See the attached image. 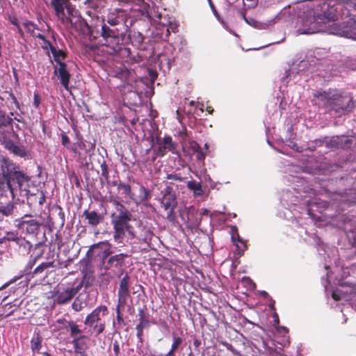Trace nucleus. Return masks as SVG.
<instances>
[{"mask_svg":"<svg viewBox=\"0 0 356 356\" xmlns=\"http://www.w3.org/2000/svg\"><path fill=\"white\" fill-rule=\"evenodd\" d=\"M70 325L69 331L70 332V337L73 339L74 338H87L86 336L82 334V330L79 328V326L76 324V323L74 321H71V323L68 324Z\"/></svg>","mask_w":356,"mask_h":356,"instance_id":"27","label":"nucleus"},{"mask_svg":"<svg viewBox=\"0 0 356 356\" xmlns=\"http://www.w3.org/2000/svg\"><path fill=\"white\" fill-rule=\"evenodd\" d=\"M61 142L64 147L70 149L71 145H70V138L65 133L61 134Z\"/></svg>","mask_w":356,"mask_h":356,"instance_id":"47","label":"nucleus"},{"mask_svg":"<svg viewBox=\"0 0 356 356\" xmlns=\"http://www.w3.org/2000/svg\"><path fill=\"white\" fill-rule=\"evenodd\" d=\"M24 27L25 28L26 31L30 33L32 36L33 34H35V30L38 29L36 24H35L33 22L26 20L23 24Z\"/></svg>","mask_w":356,"mask_h":356,"instance_id":"36","label":"nucleus"},{"mask_svg":"<svg viewBox=\"0 0 356 356\" xmlns=\"http://www.w3.org/2000/svg\"><path fill=\"white\" fill-rule=\"evenodd\" d=\"M72 307V309L74 310H75L76 312H79L83 308V307L81 305V302H78V301L76 300L73 302Z\"/></svg>","mask_w":356,"mask_h":356,"instance_id":"57","label":"nucleus"},{"mask_svg":"<svg viewBox=\"0 0 356 356\" xmlns=\"http://www.w3.org/2000/svg\"><path fill=\"white\" fill-rule=\"evenodd\" d=\"M83 216L88 220V225L96 227L104 220V215L97 213L95 211L85 210Z\"/></svg>","mask_w":356,"mask_h":356,"instance_id":"19","label":"nucleus"},{"mask_svg":"<svg viewBox=\"0 0 356 356\" xmlns=\"http://www.w3.org/2000/svg\"><path fill=\"white\" fill-rule=\"evenodd\" d=\"M43 44L42 45L43 49H49L51 51L52 47H55L48 40L45 39V40L42 41Z\"/></svg>","mask_w":356,"mask_h":356,"instance_id":"58","label":"nucleus"},{"mask_svg":"<svg viewBox=\"0 0 356 356\" xmlns=\"http://www.w3.org/2000/svg\"><path fill=\"white\" fill-rule=\"evenodd\" d=\"M66 9L67 14L66 17H72L74 15L75 13H78V10L73 8L71 5L69 4V1L67 0V2L65 3L64 5V9Z\"/></svg>","mask_w":356,"mask_h":356,"instance_id":"40","label":"nucleus"},{"mask_svg":"<svg viewBox=\"0 0 356 356\" xmlns=\"http://www.w3.org/2000/svg\"><path fill=\"white\" fill-rule=\"evenodd\" d=\"M45 195L42 191H41L39 194V196L38 197V202L40 205H42L45 202Z\"/></svg>","mask_w":356,"mask_h":356,"instance_id":"59","label":"nucleus"},{"mask_svg":"<svg viewBox=\"0 0 356 356\" xmlns=\"http://www.w3.org/2000/svg\"><path fill=\"white\" fill-rule=\"evenodd\" d=\"M189 149L194 153L197 152L202 149V147L199 143L195 140H192L189 143Z\"/></svg>","mask_w":356,"mask_h":356,"instance_id":"46","label":"nucleus"},{"mask_svg":"<svg viewBox=\"0 0 356 356\" xmlns=\"http://www.w3.org/2000/svg\"><path fill=\"white\" fill-rule=\"evenodd\" d=\"M138 316H139L140 323L136 327V329L137 331L136 336H137L138 339L140 341H142V340H143L142 337L143 335V330H144V328L149 326V321L148 318L145 316L144 310L140 309Z\"/></svg>","mask_w":356,"mask_h":356,"instance_id":"20","label":"nucleus"},{"mask_svg":"<svg viewBox=\"0 0 356 356\" xmlns=\"http://www.w3.org/2000/svg\"><path fill=\"white\" fill-rule=\"evenodd\" d=\"M176 149V143L172 141V137L166 136L163 138V141L159 143V146L156 150L158 156H163L166 152H174Z\"/></svg>","mask_w":356,"mask_h":356,"instance_id":"18","label":"nucleus"},{"mask_svg":"<svg viewBox=\"0 0 356 356\" xmlns=\"http://www.w3.org/2000/svg\"><path fill=\"white\" fill-rule=\"evenodd\" d=\"M351 198L349 199V201L353 203H356V189L353 190L350 193Z\"/></svg>","mask_w":356,"mask_h":356,"instance_id":"62","label":"nucleus"},{"mask_svg":"<svg viewBox=\"0 0 356 356\" xmlns=\"http://www.w3.org/2000/svg\"><path fill=\"white\" fill-rule=\"evenodd\" d=\"M118 190L119 191H122L121 194L124 195L125 198H129L131 200H136L135 195L133 193L131 186L129 184L120 181L118 185Z\"/></svg>","mask_w":356,"mask_h":356,"instance_id":"24","label":"nucleus"},{"mask_svg":"<svg viewBox=\"0 0 356 356\" xmlns=\"http://www.w3.org/2000/svg\"><path fill=\"white\" fill-rule=\"evenodd\" d=\"M130 298L129 291H118V304L116 307H124L127 304V299Z\"/></svg>","mask_w":356,"mask_h":356,"instance_id":"28","label":"nucleus"},{"mask_svg":"<svg viewBox=\"0 0 356 356\" xmlns=\"http://www.w3.org/2000/svg\"><path fill=\"white\" fill-rule=\"evenodd\" d=\"M124 309V307H115V312H116V321L118 325V328L120 329L122 325H125L123 314L122 313V311Z\"/></svg>","mask_w":356,"mask_h":356,"instance_id":"34","label":"nucleus"},{"mask_svg":"<svg viewBox=\"0 0 356 356\" xmlns=\"http://www.w3.org/2000/svg\"><path fill=\"white\" fill-rule=\"evenodd\" d=\"M83 284V281L81 282L77 286L71 288H66L58 289L54 293L55 301L58 305L66 304L70 302L81 290Z\"/></svg>","mask_w":356,"mask_h":356,"instance_id":"14","label":"nucleus"},{"mask_svg":"<svg viewBox=\"0 0 356 356\" xmlns=\"http://www.w3.org/2000/svg\"><path fill=\"white\" fill-rule=\"evenodd\" d=\"M153 232L151 229L145 226L139 225L137 230L129 231V238H136L139 241L144 243H149L152 241Z\"/></svg>","mask_w":356,"mask_h":356,"instance_id":"16","label":"nucleus"},{"mask_svg":"<svg viewBox=\"0 0 356 356\" xmlns=\"http://www.w3.org/2000/svg\"><path fill=\"white\" fill-rule=\"evenodd\" d=\"M95 146V141H87L82 137H78L77 141L71 145L70 150L78 156L79 161L81 165L88 166L87 156L92 154Z\"/></svg>","mask_w":356,"mask_h":356,"instance_id":"8","label":"nucleus"},{"mask_svg":"<svg viewBox=\"0 0 356 356\" xmlns=\"http://www.w3.org/2000/svg\"><path fill=\"white\" fill-rule=\"evenodd\" d=\"M120 2L122 3H126V4H134L136 6H141L143 4L144 1L143 0H120Z\"/></svg>","mask_w":356,"mask_h":356,"instance_id":"48","label":"nucleus"},{"mask_svg":"<svg viewBox=\"0 0 356 356\" xmlns=\"http://www.w3.org/2000/svg\"><path fill=\"white\" fill-rule=\"evenodd\" d=\"M348 24L352 29H356V17H351Z\"/></svg>","mask_w":356,"mask_h":356,"instance_id":"60","label":"nucleus"},{"mask_svg":"<svg viewBox=\"0 0 356 356\" xmlns=\"http://www.w3.org/2000/svg\"><path fill=\"white\" fill-rule=\"evenodd\" d=\"M101 171H102V176L105 178V179L107 181V183L109 184L108 181V168L106 164V161L104 159L103 161L100 164Z\"/></svg>","mask_w":356,"mask_h":356,"instance_id":"37","label":"nucleus"},{"mask_svg":"<svg viewBox=\"0 0 356 356\" xmlns=\"http://www.w3.org/2000/svg\"><path fill=\"white\" fill-rule=\"evenodd\" d=\"M187 187L193 192L195 197H200L204 195V192L202 189L201 182H197L195 180L188 181L187 182Z\"/></svg>","mask_w":356,"mask_h":356,"instance_id":"25","label":"nucleus"},{"mask_svg":"<svg viewBox=\"0 0 356 356\" xmlns=\"http://www.w3.org/2000/svg\"><path fill=\"white\" fill-rule=\"evenodd\" d=\"M3 145L7 150L17 156L24 158L28 154L26 147L24 145L17 144L11 139H6Z\"/></svg>","mask_w":356,"mask_h":356,"instance_id":"17","label":"nucleus"},{"mask_svg":"<svg viewBox=\"0 0 356 356\" xmlns=\"http://www.w3.org/2000/svg\"><path fill=\"white\" fill-rule=\"evenodd\" d=\"M196 154V159L197 161H200L201 162H203L205 159L206 154L203 152L202 149L200 151H198L197 152H195Z\"/></svg>","mask_w":356,"mask_h":356,"instance_id":"54","label":"nucleus"},{"mask_svg":"<svg viewBox=\"0 0 356 356\" xmlns=\"http://www.w3.org/2000/svg\"><path fill=\"white\" fill-rule=\"evenodd\" d=\"M54 60L56 62L55 65H59L60 63H65L64 60L67 58V54L62 49H57L56 47H52L51 51Z\"/></svg>","mask_w":356,"mask_h":356,"instance_id":"26","label":"nucleus"},{"mask_svg":"<svg viewBox=\"0 0 356 356\" xmlns=\"http://www.w3.org/2000/svg\"><path fill=\"white\" fill-rule=\"evenodd\" d=\"M0 196L14 200L17 187L22 190L28 186L30 177L20 170V166L8 157H0Z\"/></svg>","mask_w":356,"mask_h":356,"instance_id":"1","label":"nucleus"},{"mask_svg":"<svg viewBox=\"0 0 356 356\" xmlns=\"http://www.w3.org/2000/svg\"><path fill=\"white\" fill-rule=\"evenodd\" d=\"M96 249H99L102 251L99 256L101 258L103 268L106 272L114 268H122L124 265V259L128 257V254L124 253L109 257L113 252L111 245L108 241H101L92 245L88 250L87 254L88 255Z\"/></svg>","mask_w":356,"mask_h":356,"instance_id":"4","label":"nucleus"},{"mask_svg":"<svg viewBox=\"0 0 356 356\" xmlns=\"http://www.w3.org/2000/svg\"><path fill=\"white\" fill-rule=\"evenodd\" d=\"M5 95H6L7 100H10L11 104H15L16 108H19V102L13 92H6Z\"/></svg>","mask_w":356,"mask_h":356,"instance_id":"44","label":"nucleus"},{"mask_svg":"<svg viewBox=\"0 0 356 356\" xmlns=\"http://www.w3.org/2000/svg\"><path fill=\"white\" fill-rule=\"evenodd\" d=\"M39 258V257H35L33 259H31L29 262L27 263L26 267H25V272H26L27 273H31L32 272H31V269L33 268V267L34 266V265L35 264V262L37 261V259Z\"/></svg>","mask_w":356,"mask_h":356,"instance_id":"45","label":"nucleus"},{"mask_svg":"<svg viewBox=\"0 0 356 356\" xmlns=\"http://www.w3.org/2000/svg\"><path fill=\"white\" fill-rule=\"evenodd\" d=\"M168 179H172L174 181H183L184 178L180 175V174H168L166 176Z\"/></svg>","mask_w":356,"mask_h":356,"instance_id":"50","label":"nucleus"},{"mask_svg":"<svg viewBox=\"0 0 356 356\" xmlns=\"http://www.w3.org/2000/svg\"><path fill=\"white\" fill-rule=\"evenodd\" d=\"M341 149H350L353 143V140L348 137L343 136V140L341 141Z\"/></svg>","mask_w":356,"mask_h":356,"instance_id":"43","label":"nucleus"},{"mask_svg":"<svg viewBox=\"0 0 356 356\" xmlns=\"http://www.w3.org/2000/svg\"><path fill=\"white\" fill-rule=\"evenodd\" d=\"M130 276L126 273L125 275L121 279L118 290L120 291H129L130 285Z\"/></svg>","mask_w":356,"mask_h":356,"instance_id":"33","label":"nucleus"},{"mask_svg":"<svg viewBox=\"0 0 356 356\" xmlns=\"http://www.w3.org/2000/svg\"><path fill=\"white\" fill-rule=\"evenodd\" d=\"M54 74L60 81L61 86L67 91L70 90V81L71 74L66 63H60L59 65H54Z\"/></svg>","mask_w":356,"mask_h":356,"instance_id":"15","label":"nucleus"},{"mask_svg":"<svg viewBox=\"0 0 356 356\" xmlns=\"http://www.w3.org/2000/svg\"><path fill=\"white\" fill-rule=\"evenodd\" d=\"M119 20L117 17H114L112 19H108L107 20V24L110 27L112 26L113 28H115V26L118 24Z\"/></svg>","mask_w":356,"mask_h":356,"instance_id":"53","label":"nucleus"},{"mask_svg":"<svg viewBox=\"0 0 356 356\" xmlns=\"http://www.w3.org/2000/svg\"><path fill=\"white\" fill-rule=\"evenodd\" d=\"M231 232H232V241L234 243H236V241L238 242V243H241V245H243L244 249H245L246 248L245 247V243L244 241L240 237L238 232L237 227L235 226V225L232 226Z\"/></svg>","mask_w":356,"mask_h":356,"instance_id":"32","label":"nucleus"},{"mask_svg":"<svg viewBox=\"0 0 356 356\" xmlns=\"http://www.w3.org/2000/svg\"><path fill=\"white\" fill-rule=\"evenodd\" d=\"M162 197L161 198V204L165 211H167L166 219L175 224L177 222V216L175 209L177 205V197L170 186H167L161 191Z\"/></svg>","mask_w":356,"mask_h":356,"instance_id":"7","label":"nucleus"},{"mask_svg":"<svg viewBox=\"0 0 356 356\" xmlns=\"http://www.w3.org/2000/svg\"><path fill=\"white\" fill-rule=\"evenodd\" d=\"M108 313V307L101 305L88 314L84 321V325L88 328V332L95 336L102 334L106 329L104 317Z\"/></svg>","mask_w":356,"mask_h":356,"instance_id":"6","label":"nucleus"},{"mask_svg":"<svg viewBox=\"0 0 356 356\" xmlns=\"http://www.w3.org/2000/svg\"><path fill=\"white\" fill-rule=\"evenodd\" d=\"M15 206L13 203L0 204V213L5 216H11L14 211Z\"/></svg>","mask_w":356,"mask_h":356,"instance_id":"30","label":"nucleus"},{"mask_svg":"<svg viewBox=\"0 0 356 356\" xmlns=\"http://www.w3.org/2000/svg\"><path fill=\"white\" fill-rule=\"evenodd\" d=\"M40 103H41L40 96L38 93H34V95H33V106L35 108H39Z\"/></svg>","mask_w":356,"mask_h":356,"instance_id":"52","label":"nucleus"},{"mask_svg":"<svg viewBox=\"0 0 356 356\" xmlns=\"http://www.w3.org/2000/svg\"><path fill=\"white\" fill-rule=\"evenodd\" d=\"M332 297L335 300H341V296L339 294H337L336 292H334V291L332 292Z\"/></svg>","mask_w":356,"mask_h":356,"instance_id":"64","label":"nucleus"},{"mask_svg":"<svg viewBox=\"0 0 356 356\" xmlns=\"http://www.w3.org/2000/svg\"><path fill=\"white\" fill-rule=\"evenodd\" d=\"M11 243L8 244L10 248H13L17 250L19 254L28 255L31 249V243L26 240L24 237L19 236L17 232H14L8 236Z\"/></svg>","mask_w":356,"mask_h":356,"instance_id":"11","label":"nucleus"},{"mask_svg":"<svg viewBox=\"0 0 356 356\" xmlns=\"http://www.w3.org/2000/svg\"><path fill=\"white\" fill-rule=\"evenodd\" d=\"M57 323L62 325V328H65L68 330L70 327L68 324L71 323V321H67L65 318H60L57 320Z\"/></svg>","mask_w":356,"mask_h":356,"instance_id":"51","label":"nucleus"},{"mask_svg":"<svg viewBox=\"0 0 356 356\" xmlns=\"http://www.w3.org/2000/svg\"><path fill=\"white\" fill-rule=\"evenodd\" d=\"M15 232H7L6 233V234L2 236V237H0V243L1 244H6L7 243H8L9 244L11 243V241L10 240V238H8V236L11 234H14Z\"/></svg>","mask_w":356,"mask_h":356,"instance_id":"49","label":"nucleus"},{"mask_svg":"<svg viewBox=\"0 0 356 356\" xmlns=\"http://www.w3.org/2000/svg\"><path fill=\"white\" fill-rule=\"evenodd\" d=\"M150 194L149 191L147 188H146L144 186L141 185L140 187V194L138 196V199L140 202H145L149 199Z\"/></svg>","mask_w":356,"mask_h":356,"instance_id":"35","label":"nucleus"},{"mask_svg":"<svg viewBox=\"0 0 356 356\" xmlns=\"http://www.w3.org/2000/svg\"><path fill=\"white\" fill-rule=\"evenodd\" d=\"M101 35L104 40V45L111 49L110 54H114L121 49V39L117 28H111L104 23L102 26Z\"/></svg>","mask_w":356,"mask_h":356,"instance_id":"9","label":"nucleus"},{"mask_svg":"<svg viewBox=\"0 0 356 356\" xmlns=\"http://www.w3.org/2000/svg\"><path fill=\"white\" fill-rule=\"evenodd\" d=\"M13 118L6 115V113L0 109V128L7 127L12 124Z\"/></svg>","mask_w":356,"mask_h":356,"instance_id":"31","label":"nucleus"},{"mask_svg":"<svg viewBox=\"0 0 356 356\" xmlns=\"http://www.w3.org/2000/svg\"><path fill=\"white\" fill-rule=\"evenodd\" d=\"M353 246H354V249L352 250V254H354V257L356 258V234H353Z\"/></svg>","mask_w":356,"mask_h":356,"instance_id":"61","label":"nucleus"},{"mask_svg":"<svg viewBox=\"0 0 356 356\" xmlns=\"http://www.w3.org/2000/svg\"><path fill=\"white\" fill-rule=\"evenodd\" d=\"M54 267V261L42 262L38 265L31 273L32 277L47 275L49 269Z\"/></svg>","mask_w":356,"mask_h":356,"instance_id":"21","label":"nucleus"},{"mask_svg":"<svg viewBox=\"0 0 356 356\" xmlns=\"http://www.w3.org/2000/svg\"><path fill=\"white\" fill-rule=\"evenodd\" d=\"M83 339V338H80V337H79V338H74L72 339V343L74 346L75 353H80L81 352L83 348L81 346V340Z\"/></svg>","mask_w":356,"mask_h":356,"instance_id":"42","label":"nucleus"},{"mask_svg":"<svg viewBox=\"0 0 356 356\" xmlns=\"http://www.w3.org/2000/svg\"><path fill=\"white\" fill-rule=\"evenodd\" d=\"M53 209L58 211V216L60 220V222L62 225H63L65 221V218L62 207L58 204H55L53 206Z\"/></svg>","mask_w":356,"mask_h":356,"instance_id":"38","label":"nucleus"},{"mask_svg":"<svg viewBox=\"0 0 356 356\" xmlns=\"http://www.w3.org/2000/svg\"><path fill=\"white\" fill-rule=\"evenodd\" d=\"M22 304V302L19 304H14L7 303L3 306L4 313L6 314H0V320H3L5 318L10 316V315L15 314L19 309V306Z\"/></svg>","mask_w":356,"mask_h":356,"instance_id":"22","label":"nucleus"},{"mask_svg":"<svg viewBox=\"0 0 356 356\" xmlns=\"http://www.w3.org/2000/svg\"><path fill=\"white\" fill-rule=\"evenodd\" d=\"M33 37L37 38L42 41L45 40V39H46V38L42 34L36 33L35 34H33Z\"/></svg>","mask_w":356,"mask_h":356,"instance_id":"63","label":"nucleus"},{"mask_svg":"<svg viewBox=\"0 0 356 356\" xmlns=\"http://www.w3.org/2000/svg\"><path fill=\"white\" fill-rule=\"evenodd\" d=\"M335 15L329 12L314 15L312 12L305 13L298 19L299 34H313L318 32H330L331 24H334Z\"/></svg>","mask_w":356,"mask_h":356,"instance_id":"2","label":"nucleus"},{"mask_svg":"<svg viewBox=\"0 0 356 356\" xmlns=\"http://www.w3.org/2000/svg\"><path fill=\"white\" fill-rule=\"evenodd\" d=\"M15 226L22 233L28 235L37 236L40 232L41 223L33 218L31 214H24L21 218L15 220Z\"/></svg>","mask_w":356,"mask_h":356,"instance_id":"10","label":"nucleus"},{"mask_svg":"<svg viewBox=\"0 0 356 356\" xmlns=\"http://www.w3.org/2000/svg\"><path fill=\"white\" fill-rule=\"evenodd\" d=\"M41 348V340L39 337L33 338L31 340V348L33 351H39Z\"/></svg>","mask_w":356,"mask_h":356,"instance_id":"41","label":"nucleus"},{"mask_svg":"<svg viewBox=\"0 0 356 356\" xmlns=\"http://www.w3.org/2000/svg\"><path fill=\"white\" fill-rule=\"evenodd\" d=\"M67 1H63V3H59L54 8L55 13L58 19L61 21V22L66 25L69 26L70 24L72 28L76 29L77 26L79 24V22L81 20L82 17L78 15V13H75L72 17H66V13L64 10V5L66 3Z\"/></svg>","mask_w":356,"mask_h":356,"instance_id":"12","label":"nucleus"},{"mask_svg":"<svg viewBox=\"0 0 356 356\" xmlns=\"http://www.w3.org/2000/svg\"><path fill=\"white\" fill-rule=\"evenodd\" d=\"M172 343L170 350L165 354V356H176L175 353L180 347L183 343V339L178 336L175 332H172Z\"/></svg>","mask_w":356,"mask_h":356,"instance_id":"23","label":"nucleus"},{"mask_svg":"<svg viewBox=\"0 0 356 356\" xmlns=\"http://www.w3.org/2000/svg\"><path fill=\"white\" fill-rule=\"evenodd\" d=\"M314 96L328 113L334 112L339 116L350 111L355 107L353 97L346 93L329 90L318 92Z\"/></svg>","mask_w":356,"mask_h":356,"instance_id":"3","label":"nucleus"},{"mask_svg":"<svg viewBox=\"0 0 356 356\" xmlns=\"http://www.w3.org/2000/svg\"><path fill=\"white\" fill-rule=\"evenodd\" d=\"M76 30H79L81 32H90V28L87 23V22L82 17L81 20L79 22V25L76 28Z\"/></svg>","mask_w":356,"mask_h":356,"instance_id":"39","label":"nucleus"},{"mask_svg":"<svg viewBox=\"0 0 356 356\" xmlns=\"http://www.w3.org/2000/svg\"><path fill=\"white\" fill-rule=\"evenodd\" d=\"M179 216L186 227L191 229L197 227L201 222L200 215L192 207L180 209Z\"/></svg>","mask_w":356,"mask_h":356,"instance_id":"13","label":"nucleus"},{"mask_svg":"<svg viewBox=\"0 0 356 356\" xmlns=\"http://www.w3.org/2000/svg\"><path fill=\"white\" fill-rule=\"evenodd\" d=\"M120 207L118 214L111 215V225L113 227V238L115 241H120L125 235V231L129 235V231H132L133 227L129 223L131 219V214L125 207L118 202Z\"/></svg>","mask_w":356,"mask_h":356,"instance_id":"5","label":"nucleus"},{"mask_svg":"<svg viewBox=\"0 0 356 356\" xmlns=\"http://www.w3.org/2000/svg\"><path fill=\"white\" fill-rule=\"evenodd\" d=\"M342 140L343 136H332L328 141H327L326 146L329 148L341 149Z\"/></svg>","mask_w":356,"mask_h":356,"instance_id":"29","label":"nucleus"},{"mask_svg":"<svg viewBox=\"0 0 356 356\" xmlns=\"http://www.w3.org/2000/svg\"><path fill=\"white\" fill-rule=\"evenodd\" d=\"M113 351L114 356H118L120 352V344L118 341H115L113 343Z\"/></svg>","mask_w":356,"mask_h":356,"instance_id":"56","label":"nucleus"},{"mask_svg":"<svg viewBox=\"0 0 356 356\" xmlns=\"http://www.w3.org/2000/svg\"><path fill=\"white\" fill-rule=\"evenodd\" d=\"M8 19L10 22V24H12L15 26H18L19 25L17 17L14 15H8Z\"/></svg>","mask_w":356,"mask_h":356,"instance_id":"55","label":"nucleus"}]
</instances>
